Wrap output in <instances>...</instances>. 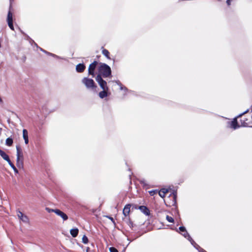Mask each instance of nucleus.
Returning <instances> with one entry per match:
<instances>
[{
    "label": "nucleus",
    "mask_w": 252,
    "mask_h": 252,
    "mask_svg": "<svg viewBox=\"0 0 252 252\" xmlns=\"http://www.w3.org/2000/svg\"><path fill=\"white\" fill-rule=\"evenodd\" d=\"M1 101V99L0 98V101Z\"/></svg>",
    "instance_id": "obj_41"
},
{
    "label": "nucleus",
    "mask_w": 252,
    "mask_h": 252,
    "mask_svg": "<svg viewBox=\"0 0 252 252\" xmlns=\"http://www.w3.org/2000/svg\"><path fill=\"white\" fill-rule=\"evenodd\" d=\"M99 74L104 78L111 76V69L110 67L106 63H100L98 68Z\"/></svg>",
    "instance_id": "obj_1"
},
{
    "label": "nucleus",
    "mask_w": 252,
    "mask_h": 252,
    "mask_svg": "<svg viewBox=\"0 0 252 252\" xmlns=\"http://www.w3.org/2000/svg\"><path fill=\"white\" fill-rule=\"evenodd\" d=\"M13 143V140L12 138L8 137L6 139L5 144L8 146H11Z\"/></svg>",
    "instance_id": "obj_18"
},
{
    "label": "nucleus",
    "mask_w": 252,
    "mask_h": 252,
    "mask_svg": "<svg viewBox=\"0 0 252 252\" xmlns=\"http://www.w3.org/2000/svg\"><path fill=\"white\" fill-rule=\"evenodd\" d=\"M82 83L88 90H94L97 88L94 81L92 79L88 77H84L82 79Z\"/></svg>",
    "instance_id": "obj_2"
},
{
    "label": "nucleus",
    "mask_w": 252,
    "mask_h": 252,
    "mask_svg": "<svg viewBox=\"0 0 252 252\" xmlns=\"http://www.w3.org/2000/svg\"><path fill=\"white\" fill-rule=\"evenodd\" d=\"M109 251L110 252H118V251L114 247H110L109 248Z\"/></svg>",
    "instance_id": "obj_29"
},
{
    "label": "nucleus",
    "mask_w": 252,
    "mask_h": 252,
    "mask_svg": "<svg viewBox=\"0 0 252 252\" xmlns=\"http://www.w3.org/2000/svg\"><path fill=\"white\" fill-rule=\"evenodd\" d=\"M51 56H52V57H54L55 58H59V56H57L55 54H52V53L51 54Z\"/></svg>",
    "instance_id": "obj_35"
},
{
    "label": "nucleus",
    "mask_w": 252,
    "mask_h": 252,
    "mask_svg": "<svg viewBox=\"0 0 252 252\" xmlns=\"http://www.w3.org/2000/svg\"><path fill=\"white\" fill-rule=\"evenodd\" d=\"M78 228H73L71 229L70 231V234L73 237H76L78 234Z\"/></svg>",
    "instance_id": "obj_16"
},
{
    "label": "nucleus",
    "mask_w": 252,
    "mask_h": 252,
    "mask_svg": "<svg viewBox=\"0 0 252 252\" xmlns=\"http://www.w3.org/2000/svg\"><path fill=\"white\" fill-rule=\"evenodd\" d=\"M249 111V109H247L246 111H245L244 112H243V113L240 114L238 117H241L243 115H244V114H246Z\"/></svg>",
    "instance_id": "obj_32"
},
{
    "label": "nucleus",
    "mask_w": 252,
    "mask_h": 252,
    "mask_svg": "<svg viewBox=\"0 0 252 252\" xmlns=\"http://www.w3.org/2000/svg\"><path fill=\"white\" fill-rule=\"evenodd\" d=\"M115 82L118 85H119V86H121V85H122V83L120 82V81L119 80H117V81H115Z\"/></svg>",
    "instance_id": "obj_31"
},
{
    "label": "nucleus",
    "mask_w": 252,
    "mask_h": 252,
    "mask_svg": "<svg viewBox=\"0 0 252 252\" xmlns=\"http://www.w3.org/2000/svg\"><path fill=\"white\" fill-rule=\"evenodd\" d=\"M17 216L18 218L22 220L23 222L26 223H29V218L23 214L21 211H18L17 212Z\"/></svg>",
    "instance_id": "obj_6"
},
{
    "label": "nucleus",
    "mask_w": 252,
    "mask_h": 252,
    "mask_svg": "<svg viewBox=\"0 0 252 252\" xmlns=\"http://www.w3.org/2000/svg\"><path fill=\"white\" fill-rule=\"evenodd\" d=\"M109 90H103L99 93L98 95L100 98H104L108 96V91Z\"/></svg>",
    "instance_id": "obj_15"
},
{
    "label": "nucleus",
    "mask_w": 252,
    "mask_h": 252,
    "mask_svg": "<svg viewBox=\"0 0 252 252\" xmlns=\"http://www.w3.org/2000/svg\"><path fill=\"white\" fill-rule=\"evenodd\" d=\"M130 204H127L125 206L123 209V214L125 215V216L126 217L128 215L130 212Z\"/></svg>",
    "instance_id": "obj_14"
},
{
    "label": "nucleus",
    "mask_w": 252,
    "mask_h": 252,
    "mask_svg": "<svg viewBox=\"0 0 252 252\" xmlns=\"http://www.w3.org/2000/svg\"><path fill=\"white\" fill-rule=\"evenodd\" d=\"M8 164H9V165L11 166V167L13 169L14 171L15 172V173H18V170L17 169V168L15 167V166H14V165L12 163V162L11 161V160H10V161L8 162Z\"/></svg>",
    "instance_id": "obj_20"
},
{
    "label": "nucleus",
    "mask_w": 252,
    "mask_h": 252,
    "mask_svg": "<svg viewBox=\"0 0 252 252\" xmlns=\"http://www.w3.org/2000/svg\"><path fill=\"white\" fill-rule=\"evenodd\" d=\"M230 2H231V1L230 0H226V3L228 5H230Z\"/></svg>",
    "instance_id": "obj_36"
},
{
    "label": "nucleus",
    "mask_w": 252,
    "mask_h": 252,
    "mask_svg": "<svg viewBox=\"0 0 252 252\" xmlns=\"http://www.w3.org/2000/svg\"><path fill=\"white\" fill-rule=\"evenodd\" d=\"M179 229L180 231V232H181L182 233L184 232L185 231H186L187 230L186 228L184 226L179 227Z\"/></svg>",
    "instance_id": "obj_28"
},
{
    "label": "nucleus",
    "mask_w": 252,
    "mask_h": 252,
    "mask_svg": "<svg viewBox=\"0 0 252 252\" xmlns=\"http://www.w3.org/2000/svg\"><path fill=\"white\" fill-rule=\"evenodd\" d=\"M88 237L86 235H84L82 237V242L84 244H86L88 243Z\"/></svg>",
    "instance_id": "obj_23"
},
{
    "label": "nucleus",
    "mask_w": 252,
    "mask_h": 252,
    "mask_svg": "<svg viewBox=\"0 0 252 252\" xmlns=\"http://www.w3.org/2000/svg\"><path fill=\"white\" fill-rule=\"evenodd\" d=\"M181 234L185 238H186L188 240L189 239V237H190V236L189 235V234L188 233L187 231L186 230L184 232L181 233Z\"/></svg>",
    "instance_id": "obj_21"
},
{
    "label": "nucleus",
    "mask_w": 252,
    "mask_h": 252,
    "mask_svg": "<svg viewBox=\"0 0 252 252\" xmlns=\"http://www.w3.org/2000/svg\"><path fill=\"white\" fill-rule=\"evenodd\" d=\"M168 191L166 189H162L158 191V194L161 197L163 198Z\"/></svg>",
    "instance_id": "obj_17"
},
{
    "label": "nucleus",
    "mask_w": 252,
    "mask_h": 252,
    "mask_svg": "<svg viewBox=\"0 0 252 252\" xmlns=\"http://www.w3.org/2000/svg\"><path fill=\"white\" fill-rule=\"evenodd\" d=\"M188 240L190 242L191 245L194 246V247H196V243L193 241L191 237H189Z\"/></svg>",
    "instance_id": "obj_25"
},
{
    "label": "nucleus",
    "mask_w": 252,
    "mask_h": 252,
    "mask_svg": "<svg viewBox=\"0 0 252 252\" xmlns=\"http://www.w3.org/2000/svg\"><path fill=\"white\" fill-rule=\"evenodd\" d=\"M51 53H49V52H47V54H47V55H50V56H51Z\"/></svg>",
    "instance_id": "obj_39"
},
{
    "label": "nucleus",
    "mask_w": 252,
    "mask_h": 252,
    "mask_svg": "<svg viewBox=\"0 0 252 252\" xmlns=\"http://www.w3.org/2000/svg\"><path fill=\"white\" fill-rule=\"evenodd\" d=\"M11 0H10V1H11Z\"/></svg>",
    "instance_id": "obj_42"
},
{
    "label": "nucleus",
    "mask_w": 252,
    "mask_h": 252,
    "mask_svg": "<svg viewBox=\"0 0 252 252\" xmlns=\"http://www.w3.org/2000/svg\"><path fill=\"white\" fill-rule=\"evenodd\" d=\"M138 208L145 215L149 216L150 215V211L147 207L145 206H140Z\"/></svg>",
    "instance_id": "obj_10"
},
{
    "label": "nucleus",
    "mask_w": 252,
    "mask_h": 252,
    "mask_svg": "<svg viewBox=\"0 0 252 252\" xmlns=\"http://www.w3.org/2000/svg\"><path fill=\"white\" fill-rule=\"evenodd\" d=\"M110 220H113V219L112 218H110Z\"/></svg>",
    "instance_id": "obj_40"
},
{
    "label": "nucleus",
    "mask_w": 252,
    "mask_h": 252,
    "mask_svg": "<svg viewBox=\"0 0 252 252\" xmlns=\"http://www.w3.org/2000/svg\"><path fill=\"white\" fill-rule=\"evenodd\" d=\"M86 66L83 63H79L76 66V70L77 72H83L85 69Z\"/></svg>",
    "instance_id": "obj_11"
},
{
    "label": "nucleus",
    "mask_w": 252,
    "mask_h": 252,
    "mask_svg": "<svg viewBox=\"0 0 252 252\" xmlns=\"http://www.w3.org/2000/svg\"><path fill=\"white\" fill-rule=\"evenodd\" d=\"M40 51H42L43 52H44V53H46V54H47V51H45V50H43V49H42L41 48H40Z\"/></svg>",
    "instance_id": "obj_37"
},
{
    "label": "nucleus",
    "mask_w": 252,
    "mask_h": 252,
    "mask_svg": "<svg viewBox=\"0 0 252 252\" xmlns=\"http://www.w3.org/2000/svg\"><path fill=\"white\" fill-rule=\"evenodd\" d=\"M7 23L10 29L12 30H14V27L13 25V18H12V12L9 10L8 14H7Z\"/></svg>",
    "instance_id": "obj_7"
},
{
    "label": "nucleus",
    "mask_w": 252,
    "mask_h": 252,
    "mask_svg": "<svg viewBox=\"0 0 252 252\" xmlns=\"http://www.w3.org/2000/svg\"><path fill=\"white\" fill-rule=\"evenodd\" d=\"M23 137L25 144H28L29 143L28 132L26 129L23 130Z\"/></svg>",
    "instance_id": "obj_12"
},
{
    "label": "nucleus",
    "mask_w": 252,
    "mask_h": 252,
    "mask_svg": "<svg viewBox=\"0 0 252 252\" xmlns=\"http://www.w3.org/2000/svg\"><path fill=\"white\" fill-rule=\"evenodd\" d=\"M0 155L2 158L7 161V162L10 161V159L9 156L6 154L5 152L0 149Z\"/></svg>",
    "instance_id": "obj_13"
},
{
    "label": "nucleus",
    "mask_w": 252,
    "mask_h": 252,
    "mask_svg": "<svg viewBox=\"0 0 252 252\" xmlns=\"http://www.w3.org/2000/svg\"><path fill=\"white\" fill-rule=\"evenodd\" d=\"M176 198H177V192H175L173 193V199L174 204H176Z\"/></svg>",
    "instance_id": "obj_27"
},
{
    "label": "nucleus",
    "mask_w": 252,
    "mask_h": 252,
    "mask_svg": "<svg viewBox=\"0 0 252 252\" xmlns=\"http://www.w3.org/2000/svg\"><path fill=\"white\" fill-rule=\"evenodd\" d=\"M16 162L18 167L22 166L23 163V154L19 146H16Z\"/></svg>",
    "instance_id": "obj_3"
},
{
    "label": "nucleus",
    "mask_w": 252,
    "mask_h": 252,
    "mask_svg": "<svg viewBox=\"0 0 252 252\" xmlns=\"http://www.w3.org/2000/svg\"><path fill=\"white\" fill-rule=\"evenodd\" d=\"M199 252H206L204 249H201V250H199Z\"/></svg>",
    "instance_id": "obj_38"
},
{
    "label": "nucleus",
    "mask_w": 252,
    "mask_h": 252,
    "mask_svg": "<svg viewBox=\"0 0 252 252\" xmlns=\"http://www.w3.org/2000/svg\"><path fill=\"white\" fill-rule=\"evenodd\" d=\"M195 248L197 250H198L199 251V250H201V248L200 247V246H199L198 245H197V244H196V247H195Z\"/></svg>",
    "instance_id": "obj_34"
},
{
    "label": "nucleus",
    "mask_w": 252,
    "mask_h": 252,
    "mask_svg": "<svg viewBox=\"0 0 252 252\" xmlns=\"http://www.w3.org/2000/svg\"><path fill=\"white\" fill-rule=\"evenodd\" d=\"M98 63L97 62L94 61L91 63L89 65V69H88V73L89 75H91L93 76V77L94 75V70L96 67V65Z\"/></svg>",
    "instance_id": "obj_5"
},
{
    "label": "nucleus",
    "mask_w": 252,
    "mask_h": 252,
    "mask_svg": "<svg viewBox=\"0 0 252 252\" xmlns=\"http://www.w3.org/2000/svg\"><path fill=\"white\" fill-rule=\"evenodd\" d=\"M120 90H126L127 89L126 88V87H124L122 84L121 85V86H120Z\"/></svg>",
    "instance_id": "obj_33"
},
{
    "label": "nucleus",
    "mask_w": 252,
    "mask_h": 252,
    "mask_svg": "<svg viewBox=\"0 0 252 252\" xmlns=\"http://www.w3.org/2000/svg\"><path fill=\"white\" fill-rule=\"evenodd\" d=\"M102 53L107 59H110V58L109 57V52L107 50H106L105 49H103L102 51Z\"/></svg>",
    "instance_id": "obj_19"
},
{
    "label": "nucleus",
    "mask_w": 252,
    "mask_h": 252,
    "mask_svg": "<svg viewBox=\"0 0 252 252\" xmlns=\"http://www.w3.org/2000/svg\"><path fill=\"white\" fill-rule=\"evenodd\" d=\"M229 126L231 128L236 129L240 127V126L238 124L237 119L235 118L233 121L228 122Z\"/></svg>",
    "instance_id": "obj_9"
},
{
    "label": "nucleus",
    "mask_w": 252,
    "mask_h": 252,
    "mask_svg": "<svg viewBox=\"0 0 252 252\" xmlns=\"http://www.w3.org/2000/svg\"><path fill=\"white\" fill-rule=\"evenodd\" d=\"M95 80L98 83L102 90H109L107 85V82L102 79V77L100 76V75H97L96 76Z\"/></svg>",
    "instance_id": "obj_4"
},
{
    "label": "nucleus",
    "mask_w": 252,
    "mask_h": 252,
    "mask_svg": "<svg viewBox=\"0 0 252 252\" xmlns=\"http://www.w3.org/2000/svg\"><path fill=\"white\" fill-rule=\"evenodd\" d=\"M149 194L153 196L157 192V190H152L149 191Z\"/></svg>",
    "instance_id": "obj_30"
},
{
    "label": "nucleus",
    "mask_w": 252,
    "mask_h": 252,
    "mask_svg": "<svg viewBox=\"0 0 252 252\" xmlns=\"http://www.w3.org/2000/svg\"><path fill=\"white\" fill-rule=\"evenodd\" d=\"M166 219L169 222H174V219L170 216L167 215L166 217Z\"/></svg>",
    "instance_id": "obj_22"
},
{
    "label": "nucleus",
    "mask_w": 252,
    "mask_h": 252,
    "mask_svg": "<svg viewBox=\"0 0 252 252\" xmlns=\"http://www.w3.org/2000/svg\"><path fill=\"white\" fill-rule=\"evenodd\" d=\"M45 209L48 213L54 212L56 214V209H53L48 207H46Z\"/></svg>",
    "instance_id": "obj_26"
},
{
    "label": "nucleus",
    "mask_w": 252,
    "mask_h": 252,
    "mask_svg": "<svg viewBox=\"0 0 252 252\" xmlns=\"http://www.w3.org/2000/svg\"><path fill=\"white\" fill-rule=\"evenodd\" d=\"M56 214L62 218L64 221L68 219L67 215L59 209H56Z\"/></svg>",
    "instance_id": "obj_8"
},
{
    "label": "nucleus",
    "mask_w": 252,
    "mask_h": 252,
    "mask_svg": "<svg viewBox=\"0 0 252 252\" xmlns=\"http://www.w3.org/2000/svg\"><path fill=\"white\" fill-rule=\"evenodd\" d=\"M188 240L190 242L191 245L194 246V247H196V243L193 241L191 237H189Z\"/></svg>",
    "instance_id": "obj_24"
}]
</instances>
